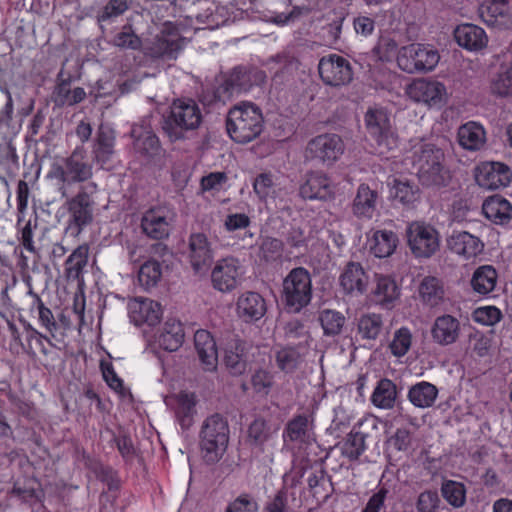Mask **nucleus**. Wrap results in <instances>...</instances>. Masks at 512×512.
<instances>
[{
  "instance_id": "obj_12",
  "label": "nucleus",
  "mask_w": 512,
  "mask_h": 512,
  "mask_svg": "<svg viewBox=\"0 0 512 512\" xmlns=\"http://www.w3.org/2000/svg\"><path fill=\"white\" fill-rule=\"evenodd\" d=\"M184 46L185 37L180 34L178 25L167 21L146 49L153 58L173 60L177 58Z\"/></svg>"
},
{
  "instance_id": "obj_59",
  "label": "nucleus",
  "mask_w": 512,
  "mask_h": 512,
  "mask_svg": "<svg viewBox=\"0 0 512 512\" xmlns=\"http://www.w3.org/2000/svg\"><path fill=\"white\" fill-rule=\"evenodd\" d=\"M398 45L394 39L389 36H381L374 46L372 52L383 62H388L396 55Z\"/></svg>"
},
{
  "instance_id": "obj_24",
  "label": "nucleus",
  "mask_w": 512,
  "mask_h": 512,
  "mask_svg": "<svg viewBox=\"0 0 512 512\" xmlns=\"http://www.w3.org/2000/svg\"><path fill=\"white\" fill-rule=\"evenodd\" d=\"M299 194L306 200H327L333 196V189L329 178L324 173L311 172L306 175Z\"/></svg>"
},
{
  "instance_id": "obj_14",
  "label": "nucleus",
  "mask_w": 512,
  "mask_h": 512,
  "mask_svg": "<svg viewBox=\"0 0 512 512\" xmlns=\"http://www.w3.org/2000/svg\"><path fill=\"white\" fill-rule=\"evenodd\" d=\"M318 71L322 81L332 87L347 85L353 79L350 62L337 54L323 56L319 61Z\"/></svg>"
},
{
  "instance_id": "obj_29",
  "label": "nucleus",
  "mask_w": 512,
  "mask_h": 512,
  "mask_svg": "<svg viewBox=\"0 0 512 512\" xmlns=\"http://www.w3.org/2000/svg\"><path fill=\"white\" fill-rule=\"evenodd\" d=\"M194 344L203 369L213 371L217 367L218 354L214 338L206 330H198L194 335Z\"/></svg>"
},
{
  "instance_id": "obj_6",
  "label": "nucleus",
  "mask_w": 512,
  "mask_h": 512,
  "mask_svg": "<svg viewBox=\"0 0 512 512\" xmlns=\"http://www.w3.org/2000/svg\"><path fill=\"white\" fill-rule=\"evenodd\" d=\"M368 136L375 142L379 154L383 155L398 146V135L389 112L382 107L369 108L364 117Z\"/></svg>"
},
{
  "instance_id": "obj_38",
  "label": "nucleus",
  "mask_w": 512,
  "mask_h": 512,
  "mask_svg": "<svg viewBox=\"0 0 512 512\" xmlns=\"http://www.w3.org/2000/svg\"><path fill=\"white\" fill-rule=\"evenodd\" d=\"M458 142L466 150H479L485 143L484 128L476 122H468L458 129Z\"/></svg>"
},
{
  "instance_id": "obj_16",
  "label": "nucleus",
  "mask_w": 512,
  "mask_h": 512,
  "mask_svg": "<svg viewBox=\"0 0 512 512\" xmlns=\"http://www.w3.org/2000/svg\"><path fill=\"white\" fill-rule=\"evenodd\" d=\"M243 273L238 259L234 257L220 259L211 272L212 285L220 292H231L241 283Z\"/></svg>"
},
{
  "instance_id": "obj_9",
  "label": "nucleus",
  "mask_w": 512,
  "mask_h": 512,
  "mask_svg": "<svg viewBox=\"0 0 512 512\" xmlns=\"http://www.w3.org/2000/svg\"><path fill=\"white\" fill-rule=\"evenodd\" d=\"M439 59L437 50L419 43L401 47L396 58L398 67L409 74L431 71Z\"/></svg>"
},
{
  "instance_id": "obj_48",
  "label": "nucleus",
  "mask_w": 512,
  "mask_h": 512,
  "mask_svg": "<svg viewBox=\"0 0 512 512\" xmlns=\"http://www.w3.org/2000/svg\"><path fill=\"white\" fill-rule=\"evenodd\" d=\"M441 495L453 508H462L466 503V487L462 482L444 480L441 484Z\"/></svg>"
},
{
  "instance_id": "obj_63",
  "label": "nucleus",
  "mask_w": 512,
  "mask_h": 512,
  "mask_svg": "<svg viewBox=\"0 0 512 512\" xmlns=\"http://www.w3.org/2000/svg\"><path fill=\"white\" fill-rule=\"evenodd\" d=\"M251 384L255 392L263 393L266 395L268 394L269 389L272 387L273 376L266 370L258 369L251 377Z\"/></svg>"
},
{
  "instance_id": "obj_51",
  "label": "nucleus",
  "mask_w": 512,
  "mask_h": 512,
  "mask_svg": "<svg viewBox=\"0 0 512 512\" xmlns=\"http://www.w3.org/2000/svg\"><path fill=\"white\" fill-rule=\"evenodd\" d=\"M319 321L324 335L334 337L342 333L346 318L339 311L324 309L319 314Z\"/></svg>"
},
{
  "instance_id": "obj_7",
  "label": "nucleus",
  "mask_w": 512,
  "mask_h": 512,
  "mask_svg": "<svg viewBox=\"0 0 512 512\" xmlns=\"http://www.w3.org/2000/svg\"><path fill=\"white\" fill-rule=\"evenodd\" d=\"M282 302L285 309L298 313L312 299V279L304 267L293 268L283 280Z\"/></svg>"
},
{
  "instance_id": "obj_60",
  "label": "nucleus",
  "mask_w": 512,
  "mask_h": 512,
  "mask_svg": "<svg viewBox=\"0 0 512 512\" xmlns=\"http://www.w3.org/2000/svg\"><path fill=\"white\" fill-rule=\"evenodd\" d=\"M491 92L500 97L512 96V72L507 69L499 73L491 82Z\"/></svg>"
},
{
  "instance_id": "obj_57",
  "label": "nucleus",
  "mask_w": 512,
  "mask_h": 512,
  "mask_svg": "<svg viewBox=\"0 0 512 512\" xmlns=\"http://www.w3.org/2000/svg\"><path fill=\"white\" fill-rule=\"evenodd\" d=\"M113 44L119 48L137 50L141 48L142 41L131 25H124L122 30L113 39Z\"/></svg>"
},
{
  "instance_id": "obj_44",
  "label": "nucleus",
  "mask_w": 512,
  "mask_h": 512,
  "mask_svg": "<svg viewBox=\"0 0 512 512\" xmlns=\"http://www.w3.org/2000/svg\"><path fill=\"white\" fill-rule=\"evenodd\" d=\"M133 0H109L107 4L97 13L96 19L101 28L111 25L114 21L129 10Z\"/></svg>"
},
{
  "instance_id": "obj_25",
  "label": "nucleus",
  "mask_w": 512,
  "mask_h": 512,
  "mask_svg": "<svg viewBox=\"0 0 512 512\" xmlns=\"http://www.w3.org/2000/svg\"><path fill=\"white\" fill-rule=\"evenodd\" d=\"M484 23L498 29L512 28V5L484 1L478 9Z\"/></svg>"
},
{
  "instance_id": "obj_45",
  "label": "nucleus",
  "mask_w": 512,
  "mask_h": 512,
  "mask_svg": "<svg viewBox=\"0 0 512 512\" xmlns=\"http://www.w3.org/2000/svg\"><path fill=\"white\" fill-rule=\"evenodd\" d=\"M419 294L426 305L430 307L439 305L444 298L442 281L433 276L425 277L420 283Z\"/></svg>"
},
{
  "instance_id": "obj_39",
  "label": "nucleus",
  "mask_w": 512,
  "mask_h": 512,
  "mask_svg": "<svg viewBox=\"0 0 512 512\" xmlns=\"http://www.w3.org/2000/svg\"><path fill=\"white\" fill-rule=\"evenodd\" d=\"M184 340V331L182 324L176 320L165 322L161 333L157 338L158 345L169 352L178 350Z\"/></svg>"
},
{
  "instance_id": "obj_3",
  "label": "nucleus",
  "mask_w": 512,
  "mask_h": 512,
  "mask_svg": "<svg viewBox=\"0 0 512 512\" xmlns=\"http://www.w3.org/2000/svg\"><path fill=\"white\" fill-rule=\"evenodd\" d=\"M202 122V113L193 99H176L163 116L162 129L170 141L189 138Z\"/></svg>"
},
{
  "instance_id": "obj_54",
  "label": "nucleus",
  "mask_w": 512,
  "mask_h": 512,
  "mask_svg": "<svg viewBox=\"0 0 512 512\" xmlns=\"http://www.w3.org/2000/svg\"><path fill=\"white\" fill-rule=\"evenodd\" d=\"M284 244L280 239L264 237L259 246V257L267 263H273L281 259Z\"/></svg>"
},
{
  "instance_id": "obj_62",
  "label": "nucleus",
  "mask_w": 512,
  "mask_h": 512,
  "mask_svg": "<svg viewBox=\"0 0 512 512\" xmlns=\"http://www.w3.org/2000/svg\"><path fill=\"white\" fill-rule=\"evenodd\" d=\"M274 185L271 173H261L254 179L253 190L260 200H266L273 192Z\"/></svg>"
},
{
  "instance_id": "obj_41",
  "label": "nucleus",
  "mask_w": 512,
  "mask_h": 512,
  "mask_svg": "<svg viewBox=\"0 0 512 512\" xmlns=\"http://www.w3.org/2000/svg\"><path fill=\"white\" fill-rule=\"evenodd\" d=\"M398 396L396 384L388 379L382 378L377 382L371 395L372 404L380 409H392Z\"/></svg>"
},
{
  "instance_id": "obj_37",
  "label": "nucleus",
  "mask_w": 512,
  "mask_h": 512,
  "mask_svg": "<svg viewBox=\"0 0 512 512\" xmlns=\"http://www.w3.org/2000/svg\"><path fill=\"white\" fill-rule=\"evenodd\" d=\"M498 274L492 265L479 266L470 280L472 290L479 295H488L496 286Z\"/></svg>"
},
{
  "instance_id": "obj_50",
  "label": "nucleus",
  "mask_w": 512,
  "mask_h": 512,
  "mask_svg": "<svg viewBox=\"0 0 512 512\" xmlns=\"http://www.w3.org/2000/svg\"><path fill=\"white\" fill-rule=\"evenodd\" d=\"M295 500V493L286 485H283L273 496L267 499L262 512H288L291 503Z\"/></svg>"
},
{
  "instance_id": "obj_18",
  "label": "nucleus",
  "mask_w": 512,
  "mask_h": 512,
  "mask_svg": "<svg viewBox=\"0 0 512 512\" xmlns=\"http://www.w3.org/2000/svg\"><path fill=\"white\" fill-rule=\"evenodd\" d=\"M174 222V214L166 208L147 210L141 218L142 232L149 238L162 240L169 237Z\"/></svg>"
},
{
  "instance_id": "obj_5",
  "label": "nucleus",
  "mask_w": 512,
  "mask_h": 512,
  "mask_svg": "<svg viewBox=\"0 0 512 512\" xmlns=\"http://www.w3.org/2000/svg\"><path fill=\"white\" fill-rule=\"evenodd\" d=\"M230 438L228 420L219 413L208 416L199 432L202 458L207 464H215L224 456Z\"/></svg>"
},
{
  "instance_id": "obj_58",
  "label": "nucleus",
  "mask_w": 512,
  "mask_h": 512,
  "mask_svg": "<svg viewBox=\"0 0 512 512\" xmlns=\"http://www.w3.org/2000/svg\"><path fill=\"white\" fill-rule=\"evenodd\" d=\"M441 500L436 490L427 489L421 492L416 500L417 512H437Z\"/></svg>"
},
{
  "instance_id": "obj_30",
  "label": "nucleus",
  "mask_w": 512,
  "mask_h": 512,
  "mask_svg": "<svg viewBox=\"0 0 512 512\" xmlns=\"http://www.w3.org/2000/svg\"><path fill=\"white\" fill-rule=\"evenodd\" d=\"M482 212L491 222L506 225L512 219V203L501 195H493L484 200Z\"/></svg>"
},
{
  "instance_id": "obj_19",
  "label": "nucleus",
  "mask_w": 512,
  "mask_h": 512,
  "mask_svg": "<svg viewBox=\"0 0 512 512\" xmlns=\"http://www.w3.org/2000/svg\"><path fill=\"white\" fill-rule=\"evenodd\" d=\"M512 179L510 168L501 162H484L477 166L475 180L487 190H496L509 185Z\"/></svg>"
},
{
  "instance_id": "obj_28",
  "label": "nucleus",
  "mask_w": 512,
  "mask_h": 512,
  "mask_svg": "<svg viewBox=\"0 0 512 512\" xmlns=\"http://www.w3.org/2000/svg\"><path fill=\"white\" fill-rule=\"evenodd\" d=\"M400 296V289L394 278L387 275L375 276V287L372 289V301L383 308L390 309Z\"/></svg>"
},
{
  "instance_id": "obj_10",
  "label": "nucleus",
  "mask_w": 512,
  "mask_h": 512,
  "mask_svg": "<svg viewBox=\"0 0 512 512\" xmlns=\"http://www.w3.org/2000/svg\"><path fill=\"white\" fill-rule=\"evenodd\" d=\"M264 80L265 74L258 69L236 67L225 80L215 88L213 100L225 103L234 95L247 92L254 84H259Z\"/></svg>"
},
{
  "instance_id": "obj_49",
  "label": "nucleus",
  "mask_w": 512,
  "mask_h": 512,
  "mask_svg": "<svg viewBox=\"0 0 512 512\" xmlns=\"http://www.w3.org/2000/svg\"><path fill=\"white\" fill-rule=\"evenodd\" d=\"M383 318L380 314L367 313L358 319L357 329L362 339L375 340L383 330Z\"/></svg>"
},
{
  "instance_id": "obj_11",
  "label": "nucleus",
  "mask_w": 512,
  "mask_h": 512,
  "mask_svg": "<svg viewBox=\"0 0 512 512\" xmlns=\"http://www.w3.org/2000/svg\"><path fill=\"white\" fill-rule=\"evenodd\" d=\"M406 238L412 254L417 258H430L439 249L438 231L425 222L409 223L406 227Z\"/></svg>"
},
{
  "instance_id": "obj_40",
  "label": "nucleus",
  "mask_w": 512,
  "mask_h": 512,
  "mask_svg": "<svg viewBox=\"0 0 512 512\" xmlns=\"http://www.w3.org/2000/svg\"><path fill=\"white\" fill-rule=\"evenodd\" d=\"M438 396L437 387L426 381L412 385L408 390V400L417 408H429L433 406Z\"/></svg>"
},
{
  "instance_id": "obj_56",
  "label": "nucleus",
  "mask_w": 512,
  "mask_h": 512,
  "mask_svg": "<svg viewBox=\"0 0 512 512\" xmlns=\"http://www.w3.org/2000/svg\"><path fill=\"white\" fill-rule=\"evenodd\" d=\"M412 334L408 328L402 327L395 331L389 345L391 353L396 357L404 356L411 347Z\"/></svg>"
},
{
  "instance_id": "obj_34",
  "label": "nucleus",
  "mask_w": 512,
  "mask_h": 512,
  "mask_svg": "<svg viewBox=\"0 0 512 512\" xmlns=\"http://www.w3.org/2000/svg\"><path fill=\"white\" fill-rule=\"evenodd\" d=\"M244 351L245 344L241 340L232 341L225 349L224 364L233 376H240L247 370V359Z\"/></svg>"
},
{
  "instance_id": "obj_64",
  "label": "nucleus",
  "mask_w": 512,
  "mask_h": 512,
  "mask_svg": "<svg viewBox=\"0 0 512 512\" xmlns=\"http://www.w3.org/2000/svg\"><path fill=\"white\" fill-rule=\"evenodd\" d=\"M258 505L248 494H242L232 501L225 512H257Z\"/></svg>"
},
{
  "instance_id": "obj_31",
  "label": "nucleus",
  "mask_w": 512,
  "mask_h": 512,
  "mask_svg": "<svg viewBox=\"0 0 512 512\" xmlns=\"http://www.w3.org/2000/svg\"><path fill=\"white\" fill-rule=\"evenodd\" d=\"M456 42L469 51H478L487 45L488 38L485 31L474 24L459 25L454 31Z\"/></svg>"
},
{
  "instance_id": "obj_35",
  "label": "nucleus",
  "mask_w": 512,
  "mask_h": 512,
  "mask_svg": "<svg viewBox=\"0 0 512 512\" xmlns=\"http://www.w3.org/2000/svg\"><path fill=\"white\" fill-rule=\"evenodd\" d=\"M175 417L182 429H189L196 414V398L193 393L180 392L175 397Z\"/></svg>"
},
{
  "instance_id": "obj_23",
  "label": "nucleus",
  "mask_w": 512,
  "mask_h": 512,
  "mask_svg": "<svg viewBox=\"0 0 512 512\" xmlns=\"http://www.w3.org/2000/svg\"><path fill=\"white\" fill-rule=\"evenodd\" d=\"M266 310L265 299L257 292H244L236 302L237 315L246 323L260 320L265 315Z\"/></svg>"
},
{
  "instance_id": "obj_1",
  "label": "nucleus",
  "mask_w": 512,
  "mask_h": 512,
  "mask_svg": "<svg viewBox=\"0 0 512 512\" xmlns=\"http://www.w3.org/2000/svg\"><path fill=\"white\" fill-rule=\"evenodd\" d=\"M92 176L93 163L87 160L84 146L79 145L60 162H53L46 178L56 187L62 198H67L72 185L85 183Z\"/></svg>"
},
{
  "instance_id": "obj_52",
  "label": "nucleus",
  "mask_w": 512,
  "mask_h": 512,
  "mask_svg": "<svg viewBox=\"0 0 512 512\" xmlns=\"http://www.w3.org/2000/svg\"><path fill=\"white\" fill-rule=\"evenodd\" d=\"M89 248L87 245L78 246L67 258L65 271L68 278L79 279L88 262Z\"/></svg>"
},
{
  "instance_id": "obj_61",
  "label": "nucleus",
  "mask_w": 512,
  "mask_h": 512,
  "mask_svg": "<svg viewBox=\"0 0 512 512\" xmlns=\"http://www.w3.org/2000/svg\"><path fill=\"white\" fill-rule=\"evenodd\" d=\"M100 368L108 386L122 396H125L128 391L125 389L122 379L114 371L113 365L110 362L101 361Z\"/></svg>"
},
{
  "instance_id": "obj_20",
  "label": "nucleus",
  "mask_w": 512,
  "mask_h": 512,
  "mask_svg": "<svg viewBox=\"0 0 512 512\" xmlns=\"http://www.w3.org/2000/svg\"><path fill=\"white\" fill-rule=\"evenodd\" d=\"M380 194L376 188L367 183H361L355 192L351 203V212L359 220H371L377 211Z\"/></svg>"
},
{
  "instance_id": "obj_33",
  "label": "nucleus",
  "mask_w": 512,
  "mask_h": 512,
  "mask_svg": "<svg viewBox=\"0 0 512 512\" xmlns=\"http://www.w3.org/2000/svg\"><path fill=\"white\" fill-rule=\"evenodd\" d=\"M134 150L147 157H153L160 151V141L156 134L142 125H134L131 129Z\"/></svg>"
},
{
  "instance_id": "obj_36",
  "label": "nucleus",
  "mask_w": 512,
  "mask_h": 512,
  "mask_svg": "<svg viewBox=\"0 0 512 512\" xmlns=\"http://www.w3.org/2000/svg\"><path fill=\"white\" fill-rule=\"evenodd\" d=\"M277 430L270 421L262 417L255 418L248 427V442L263 451L264 445L273 439Z\"/></svg>"
},
{
  "instance_id": "obj_22",
  "label": "nucleus",
  "mask_w": 512,
  "mask_h": 512,
  "mask_svg": "<svg viewBox=\"0 0 512 512\" xmlns=\"http://www.w3.org/2000/svg\"><path fill=\"white\" fill-rule=\"evenodd\" d=\"M129 317L136 326H155L162 318V308L157 301L135 299L129 303Z\"/></svg>"
},
{
  "instance_id": "obj_53",
  "label": "nucleus",
  "mask_w": 512,
  "mask_h": 512,
  "mask_svg": "<svg viewBox=\"0 0 512 512\" xmlns=\"http://www.w3.org/2000/svg\"><path fill=\"white\" fill-rule=\"evenodd\" d=\"M365 439L364 433L352 430L341 446L342 455L351 461L357 460L366 449Z\"/></svg>"
},
{
  "instance_id": "obj_47",
  "label": "nucleus",
  "mask_w": 512,
  "mask_h": 512,
  "mask_svg": "<svg viewBox=\"0 0 512 512\" xmlns=\"http://www.w3.org/2000/svg\"><path fill=\"white\" fill-rule=\"evenodd\" d=\"M138 282L145 290L157 286L162 278V266L155 259H147L138 270Z\"/></svg>"
},
{
  "instance_id": "obj_13",
  "label": "nucleus",
  "mask_w": 512,
  "mask_h": 512,
  "mask_svg": "<svg viewBox=\"0 0 512 512\" xmlns=\"http://www.w3.org/2000/svg\"><path fill=\"white\" fill-rule=\"evenodd\" d=\"M116 133L109 125L100 124L92 141V163L101 169L112 170L116 157Z\"/></svg>"
},
{
  "instance_id": "obj_32",
  "label": "nucleus",
  "mask_w": 512,
  "mask_h": 512,
  "mask_svg": "<svg viewBox=\"0 0 512 512\" xmlns=\"http://www.w3.org/2000/svg\"><path fill=\"white\" fill-rule=\"evenodd\" d=\"M409 94L418 102L439 105L445 95V86L437 81L421 80L415 82L409 88Z\"/></svg>"
},
{
  "instance_id": "obj_15",
  "label": "nucleus",
  "mask_w": 512,
  "mask_h": 512,
  "mask_svg": "<svg viewBox=\"0 0 512 512\" xmlns=\"http://www.w3.org/2000/svg\"><path fill=\"white\" fill-rule=\"evenodd\" d=\"M344 152V143L336 134H322L308 142L306 157L323 164H333Z\"/></svg>"
},
{
  "instance_id": "obj_42",
  "label": "nucleus",
  "mask_w": 512,
  "mask_h": 512,
  "mask_svg": "<svg viewBox=\"0 0 512 512\" xmlns=\"http://www.w3.org/2000/svg\"><path fill=\"white\" fill-rule=\"evenodd\" d=\"M399 239L391 230H376L372 236L371 252L378 258L391 256L397 248Z\"/></svg>"
},
{
  "instance_id": "obj_26",
  "label": "nucleus",
  "mask_w": 512,
  "mask_h": 512,
  "mask_svg": "<svg viewBox=\"0 0 512 512\" xmlns=\"http://www.w3.org/2000/svg\"><path fill=\"white\" fill-rule=\"evenodd\" d=\"M448 249L466 259L480 254L484 248L482 241L466 231H453L447 238Z\"/></svg>"
},
{
  "instance_id": "obj_46",
  "label": "nucleus",
  "mask_w": 512,
  "mask_h": 512,
  "mask_svg": "<svg viewBox=\"0 0 512 512\" xmlns=\"http://www.w3.org/2000/svg\"><path fill=\"white\" fill-rule=\"evenodd\" d=\"M391 195L395 201L406 207H413L420 200L418 186L409 181L395 180Z\"/></svg>"
},
{
  "instance_id": "obj_27",
  "label": "nucleus",
  "mask_w": 512,
  "mask_h": 512,
  "mask_svg": "<svg viewBox=\"0 0 512 512\" xmlns=\"http://www.w3.org/2000/svg\"><path fill=\"white\" fill-rule=\"evenodd\" d=\"M460 322L452 315H442L435 319L431 336L435 343L447 346L455 343L460 336Z\"/></svg>"
},
{
  "instance_id": "obj_21",
  "label": "nucleus",
  "mask_w": 512,
  "mask_h": 512,
  "mask_svg": "<svg viewBox=\"0 0 512 512\" xmlns=\"http://www.w3.org/2000/svg\"><path fill=\"white\" fill-rule=\"evenodd\" d=\"M370 278L359 262H348L339 277V284L345 294L362 295L368 288Z\"/></svg>"
},
{
  "instance_id": "obj_55",
  "label": "nucleus",
  "mask_w": 512,
  "mask_h": 512,
  "mask_svg": "<svg viewBox=\"0 0 512 512\" xmlns=\"http://www.w3.org/2000/svg\"><path fill=\"white\" fill-rule=\"evenodd\" d=\"M300 358V353L291 346L280 349L275 355L278 368L286 373L293 372L297 368Z\"/></svg>"
},
{
  "instance_id": "obj_43",
  "label": "nucleus",
  "mask_w": 512,
  "mask_h": 512,
  "mask_svg": "<svg viewBox=\"0 0 512 512\" xmlns=\"http://www.w3.org/2000/svg\"><path fill=\"white\" fill-rule=\"evenodd\" d=\"M311 422L307 415H296L286 424L283 432L284 440L306 443L310 438Z\"/></svg>"
},
{
  "instance_id": "obj_4",
  "label": "nucleus",
  "mask_w": 512,
  "mask_h": 512,
  "mask_svg": "<svg viewBox=\"0 0 512 512\" xmlns=\"http://www.w3.org/2000/svg\"><path fill=\"white\" fill-rule=\"evenodd\" d=\"M264 128L261 109L252 102H242L232 107L226 118V129L230 138L246 144L260 136Z\"/></svg>"
},
{
  "instance_id": "obj_17",
  "label": "nucleus",
  "mask_w": 512,
  "mask_h": 512,
  "mask_svg": "<svg viewBox=\"0 0 512 512\" xmlns=\"http://www.w3.org/2000/svg\"><path fill=\"white\" fill-rule=\"evenodd\" d=\"M213 250L202 232L191 233L188 238L187 258L195 274L204 275L213 262Z\"/></svg>"
},
{
  "instance_id": "obj_8",
  "label": "nucleus",
  "mask_w": 512,
  "mask_h": 512,
  "mask_svg": "<svg viewBox=\"0 0 512 512\" xmlns=\"http://www.w3.org/2000/svg\"><path fill=\"white\" fill-rule=\"evenodd\" d=\"M95 182H88L80 186L77 194L73 197H67L66 208L69 214V227L80 233L81 230L92 223L94 200L92 195L97 191Z\"/></svg>"
},
{
  "instance_id": "obj_2",
  "label": "nucleus",
  "mask_w": 512,
  "mask_h": 512,
  "mask_svg": "<svg viewBox=\"0 0 512 512\" xmlns=\"http://www.w3.org/2000/svg\"><path fill=\"white\" fill-rule=\"evenodd\" d=\"M444 161L443 150L432 143H421L414 147L412 165L423 186L440 188L448 184L450 173Z\"/></svg>"
}]
</instances>
